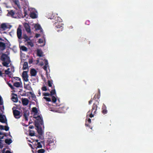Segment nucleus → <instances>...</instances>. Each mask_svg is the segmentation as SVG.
Returning a JSON list of instances; mask_svg holds the SVG:
<instances>
[{"mask_svg": "<svg viewBox=\"0 0 153 153\" xmlns=\"http://www.w3.org/2000/svg\"><path fill=\"white\" fill-rule=\"evenodd\" d=\"M5 142L6 143L9 145L12 142V141L10 139H6L5 140Z\"/></svg>", "mask_w": 153, "mask_h": 153, "instance_id": "bb28decb", "label": "nucleus"}, {"mask_svg": "<svg viewBox=\"0 0 153 153\" xmlns=\"http://www.w3.org/2000/svg\"><path fill=\"white\" fill-rule=\"evenodd\" d=\"M13 95L14 96H13L12 97V99L13 101L14 102H17L18 101V99L17 97V95L16 94H13Z\"/></svg>", "mask_w": 153, "mask_h": 153, "instance_id": "2eb2a0df", "label": "nucleus"}, {"mask_svg": "<svg viewBox=\"0 0 153 153\" xmlns=\"http://www.w3.org/2000/svg\"><path fill=\"white\" fill-rule=\"evenodd\" d=\"M96 97V95H95L93 99L95 100V99H96L97 98L98 99L99 98V96L98 95H97V97Z\"/></svg>", "mask_w": 153, "mask_h": 153, "instance_id": "09e8293b", "label": "nucleus"}, {"mask_svg": "<svg viewBox=\"0 0 153 153\" xmlns=\"http://www.w3.org/2000/svg\"><path fill=\"white\" fill-rule=\"evenodd\" d=\"M23 38L25 40V42L30 40V38L26 34L23 35Z\"/></svg>", "mask_w": 153, "mask_h": 153, "instance_id": "b1692460", "label": "nucleus"}, {"mask_svg": "<svg viewBox=\"0 0 153 153\" xmlns=\"http://www.w3.org/2000/svg\"><path fill=\"white\" fill-rule=\"evenodd\" d=\"M33 117L37 120V121H35V126L36 128H38L39 125H43V120L42 117L40 116H38L37 117Z\"/></svg>", "mask_w": 153, "mask_h": 153, "instance_id": "f03ea898", "label": "nucleus"}, {"mask_svg": "<svg viewBox=\"0 0 153 153\" xmlns=\"http://www.w3.org/2000/svg\"><path fill=\"white\" fill-rule=\"evenodd\" d=\"M89 22L88 21H87L86 22V23H85L86 24L87 23H89Z\"/></svg>", "mask_w": 153, "mask_h": 153, "instance_id": "69168bd1", "label": "nucleus"}, {"mask_svg": "<svg viewBox=\"0 0 153 153\" xmlns=\"http://www.w3.org/2000/svg\"><path fill=\"white\" fill-rule=\"evenodd\" d=\"M38 94H39V95H40L41 94L40 91L39 90V91H38Z\"/></svg>", "mask_w": 153, "mask_h": 153, "instance_id": "13d9d810", "label": "nucleus"}, {"mask_svg": "<svg viewBox=\"0 0 153 153\" xmlns=\"http://www.w3.org/2000/svg\"><path fill=\"white\" fill-rule=\"evenodd\" d=\"M1 59L3 62L2 63L3 65L6 67H8L9 64L10 63L11 61L10 57L6 54L2 53L1 57Z\"/></svg>", "mask_w": 153, "mask_h": 153, "instance_id": "f257e3e1", "label": "nucleus"}, {"mask_svg": "<svg viewBox=\"0 0 153 153\" xmlns=\"http://www.w3.org/2000/svg\"><path fill=\"white\" fill-rule=\"evenodd\" d=\"M22 77L23 81L25 82H27L28 81V75L27 71H24L22 74Z\"/></svg>", "mask_w": 153, "mask_h": 153, "instance_id": "39448f33", "label": "nucleus"}, {"mask_svg": "<svg viewBox=\"0 0 153 153\" xmlns=\"http://www.w3.org/2000/svg\"><path fill=\"white\" fill-rule=\"evenodd\" d=\"M9 127L7 126H4V129L6 131H7L9 130Z\"/></svg>", "mask_w": 153, "mask_h": 153, "instance_id": "a19ab883", "label": "nucleus"}, {"mask_svg": "<svg viewBox=\"0 0 153 153\" xmlns=\"http://www.w3.org/2000/svg\"><path fill=\"white\" fill-rule=\"evenodd\" d=\"M16 78H17V79H18V80H20V78H19V77H16Z\"/></svg>", "mask_w": 153, "mask_h": 153, "instance_id": "052dcab7", "label": "nucleus"}, {"mask_svg": "<svg viewBox=\"0 0 153 153\" xmlns=\"http://www.w3.org/2000/svg\"><path fill=\"white\" fill-rule=\"evenodd\" d=\"M29 128L30 129H32L34 128V126H33L30 125L29 126Z\"/></svg>", "mask_w": 153, "mask_h": 153, "instance_id": "864d4df0", "label": "nucleus"}, {"mask_svg": "<svg viewBox=\"0 0 153 153\" xmlns=\"http://www.w3.org/2000/svg\"><path fill=\"white\" fill-rule=\"evenodd\" d=\"M40 36V35L39 34L36 33V34L35 37L36 38H37L39 37Z\"/></svg>", "mask_w": 153, "mask_h": 153, "instance_id": "8fccbe9b", "label": "nucleus"}, {"mask_svg": "<svg viewBox=\"0 0 153 153\" xmlns=\"http://www.w3.org/2000/svg\"><path fill=\"white\" fill-rule=\"evenodd\" d=\"M38 42H39V43H41L43 41L41 39H39V40L38 41Z\"/></svg>", "mask_w": 153, "mask_h": 153, "instance_id": "3c124183", "label": "nucleus"}, {"mask_svg": "<svg viewBox=\"0 0 153 153\" xmlns=\"http://www.w3.org/2000/svg\"><path fill=\"white\" fill-rule=\"evenodd\" d=\"M52 101L53 102V103H55L57 100L56 98L54 96H52Z\"/></svg>", "mask_w": 153, "mask_h": 153, "instance_id": "473e14b6", "label": "nucleus"}, {"mask_svg": "<svg viewBox=\"0 0 153 153\" xmlns=\"http://www.w3.org/2000/svg\"><path fill=\"white\" fill-rule=\"evenodd\" d=\"M102 113L103 114H106L108 112V111L106 109V107L104 104H103L102 107Z\"/></svg>", "mask_w": 153, "mask_h": 153, "instance_id": "9d476101", "label": "nucleus"}, {"mask_svg": "<svg viewBox=\"0 0 153 153\" xmlns=\"http://www.w3.org/2000/svg\"><path fill=\"white\" fill-rule=\"evenodd\" d=\"M42 147V146L41 143V142H38L37 143V148H41Z\"/></svg>", "mask_w": 153, "mask_h": 153, "instance_id": "72a5a7b5", "label": "nucleus"}, {"mask_svg": "<svg viewBox=\"0 0 153 153\" xmlns=\"http://www.w3.org/2000/svg\"><path fill=\"white\" fill-rule=\"evenodd\" d=\"M6 153H11V152L10 151L7 150L6 151Z\"/></svg>", "mask_w": 153, "mask_h": 153, "instance_id": "4d7b16f0", "label": "nucleus"}, {"mask_svg": "<svg viewBox=\"0 0 153 153\" xmlns=\"http://www.w3.org/2000/svg\"><path fill=\"white\" fill-rule=\"evenodd\" d=\"M48 66V65H45L43 68V69H44V70L46 71H47V67Z\"/></svg>", "mask_w": 153, "mask_h": 153, "instance_id": "c03bdc74", "label": "nucleus"}, {"mask_svg": "<svg viewBox=\"0 0 153 153\" xmlns=\"http://www.w3.org/2000/svg\"><path fill=\"white\" fill-rule=\"evenodd\" d=\"M27 43L28 45H30L31 47H33L34 44L30 40V41H27Z\"/></svg>", "mask_w": 153, "mask_h": 153, "instance_id": "2f4dec72", "label": "nucleus"}, {"mask_svg": "<svg viewBox=\"0 0 153 153\" xmlns=\"http://www.w3.org/2000/svg\"><path fill=\"white\" fill-rule=\"evenodd\" d=\"M32 111L34 113V116L36 115L37 114L38 112V111L37 108L35 107H33L32 108Z\"/></svg>", "mask_w": 153, "mask_h": 153, "instance_id": "5701e85b", "label": "nucleus"}, {"mask_svg": "<svg viewBox=\"0 0 153 153\" xmlns=\"http://www.w3.org/2000/svg\"><path fill=\"white\" fill-rule=\"evenodd\" d=\"M1 27L4 30H6L7 28V26L5 23L2 24L1 25Z\"/></svg>", "mask_w": 153, "mask_h": 153, "instance_id": "412c9836", "label": "nucleus"}, {"mask_svg": "<svg viewBox=\"0 0 153 153\" xmlns=\"http://www.w3.org/2000/svg\"><path fill=\"white\" fill-rule=\"evenodd\" d=\"M37 71L34 69H31L30 71V74L32 76H35L37 74Z\"/></svg>", "mask_w": 153, "mask_h": 153, "instance_id": "9b49d317", "label": "nucleus"}, {"mask_svg": "<svg viewBox=\"0 0 153 153\" xmlns=\"http://www.w3.org/2000/svg\"><path fill=\"white\" fill-rule=\"evenodd\" d=\"M54 26H55L56 29H58L59 28L60 29V30H56L58 32L62 31L63 28V27L62 25V23L60 22H55V23H54Z\"/></svg>", "mask_w": 153, "mask_h": 153, "instance_id": "7ed1b4c3", "label": "nucleus"}, {"mask_svg": "<svg viewBox=\"0 0 153 153\" xmlns=\"http://www.w3.org/2000/svg\"><path fill=\"white\" fill-rule=\"evenodd\" d=\"M24 88L28 90L29 91H32V89L30 86L29 84H24Z\"/></svg>", "mask_w": 153, "mask_h": 153, "instance_id": "ddd939ff", "label": "nucleus"}, {"mask_svg": "<svg viewBox=\"0 0 153 153\" xmlns=\"http://www.w3.org/2000/svg\"><path fill=\"white\" fill-rule=\"evenodd\" d=\"M0 129L1 130H4V126L2 125L0 126Z\"/></svg>", "mask_w": 153, "mask_h": 153, "instance_id": "de8ad7c7", "label": "nucleus"}, {"mask_svg": "<svg viewBox=\"0 0 153 153\" xmlns=\"http://www.w3.org/2000/svg\"><path fill=\"white\" fill-rule=\"evenodd\" d=\"M43 52L42 51L39 49H38L37 51V55L39 57H42L43 56L42 54Z\"/></svg>", "mask_w": 153, "mask_h": 153, "instance_id": "dca6fc26", "label": "nucleus"}, {"mask_svg": "<svg viewBox=\"0 0 153 153\" xmlns=\"http://www.w3.org/2000/svg\"><path fill=\"white\" fill-rule=\"evenodd\" d=\"M23 116L25 118V121H28V117L29 115V111H25L24 112Z\"/></svg>", "mask_w": 153, "mask_h": 153, "instance_id": "1a4fd4ad", "label": "nucleus"}, {"mask_svg": "<svg viewBox=\"0 0 153 153\" xmlns=\"http://www.w3.org/2000/svg\"><path fill=\"white\" fill-rule=\"evenodd\" d=\"M13 85L16 87L18 88L20 87V84L19 82H16L14 83Z\"/></svg>", "mask_w": 153, "mask_h": 153, "instance_id": "c85d7f7f", "label": "nucleus"}, {"mask_svg": "<svg viewBox=\"0 0 153 153\" xmlns=\"http://www.w3.org/2000/svg\"><path fill=\"white\" fill-rule=\"evenodd\" d=\"M25 27L26 31L28 33L31 32V30L30 28V26L27 24H26L25 26Z\"/></svg>", "mask_w": 153, "mask_h": 153, "instance_id": "4468645a", "label": "nucleus"}, {"mask_svg": "<svg viewBox=\"0 0 153 153\" xmlns=\"http://www.w3.org/2000/svg\"><path fill=\"white\" fill-rule=\"evenodd\" d=\"M95 114H96V113H92V112H91V114L89 115V117H90L92 118V117H94V115Z\"/></svg>", "mask_w": 153, "mask_h": 153, "instance_id": "79ce46f5", "label": "nucleus"}, {"mask_svg": "<svg viewBox=\"0 0 153 153\" xmlns=\"http://www.w3.org/2000/svg\"><path fill=\"white\" fill-rule=\"evenodd\" d=\"M7 84L11 88V89L12 90H13L14 89V88L13 86L10 83H8Z\"/></svg>", "mask_w": 153, "mask_h": 153, "instance_id": "58836bf2", "label": "nucleus"}, {"mask_svg": "<svg viewBox=\"0 0 153 153\" xmlns=\"http://www.w3.org/2000/svg\"><path fill=\"white\" fill-rule=\"evenodd\" d=\"M93 101V100L91 98V100L89 101L88 102V103H89V105H90V104H91V103H92V102Z\"/></svg>", "mask_w": 153, "mask_h": 153, "instance_id": "603ef678", "label": "nucleus"}, {"mask_svg": "<svg viewBox=\"0 0 153 153\" xmlns=\"http://www.w3.org/2000/svg\"><path fill=\"white\" fill-rule=\"evenodd\" d=\"M42 90L43 91H46L47 90V89L46 86H42L41 88Z\"/></svg>", "mask_w": 153, "mask_h": 153, "instance_id": "c9c22d12", "label": "nucleus"}, {"mask_svg": "<svg viewBox=\"0 0 153 153\" xmlns=\"http://www.w3.org/2000/svg\"><path fill=\"white\" fill-rule=\"evenodd\" d=\"M7 121L6 120H4V118L2 115L0 114V122L2 123H7Z\"/></svg>", "mask_w": 153, "mask_h": 153, "instance_id": "6ab92c4d", "label": "nucleus"}, {"mask_svg": "<svg viewBox=\"0 0 153 153\" xmlns=\"http://www.w3.org/2000/svg\"><path fill=\"white\" fill-rule=\"evenodd\" d=\"M24 16H25L27 15V13L26 11H25V10H24Z\"/></svg>", "mask_w": 153, "mask_h": 153, "instance_id": "5fc2aeb1", "label": "nucleus"}, {"mask_svg": "<svg viewBox=\"0 0 153 153\" xmlns=\"http://www.w3.org/2000/svg\"><path fill=\"white\" fill-rule=\"evenodd\" d=\"M85 126H89V124H86V123H85Z\"/></svg>", "mask_w": 153, "mask_h": 153, "instance_id": "bf43d9fd", "label": "nucleus"}, {"mask_svg": "<svg viewBox=\"0 0 153 153\" xmlns=\"http://www.w3.org/2000/svg\"><path fill=\"white\" fill-rule=\"evenodd\" d=\"M5 47L7 46V48H9L10 45V42L7 41V42L5 43Z\"/></svg>", "mask_w": 153, "mask_h": 153, "instance_id": "4c0bfd02", "label": "nucleus"}, {"mask_svg": "<svg viewBox=\"0 0 153 153\" xmlns=\"http://www.w3.org/2000/svg\"><path fill=\"white\" fill-rule=\"evenodd\" d=\"M28 63L27 62H25L24 63L23 66V69L26 70L28 68Z\"/></svg>", "mask_w": 153, "mask_h": 153, "instance_id": "4be33fe9", "label": "nucleus"}, {"mask_svg": "<svg viewBox=\"0 0 153 153\" xmlns=\"http://www.w3.org/2000/svg\"><path fill=\"white\" fill-rule=\"evenodd\" d=\"M41 143H44L43 142V141H41Z\"/></svg>", "mask_w": 153, "mask_h": 153, "instance_id": "338daca9", "label": "nucleus"}, {"mask_svg": "<svg viewBox=\"0 0 153 153\" xmlns=\"http://www.w3.org/2000/svg\"><path fill=\"white\" fill-rule=\"evenodd\" d=\"M48 86L50 87H51L52 88V85L53 84L52 81L48 80Z\"/></svg>", "mask_w": 153, "mask_h": 153, "instance_id": "7c9ffc66", "label": "nucleus"}, {"mask_svg": "<svg viewBox=\"0 0 153 153\" xmlns=\"http://www.w3.org/2000/svg\"><path fill=\"white\" fill-rule=\"evenodd\" d=\"M17 34L18 38L19 39H21L22 30L19 27L17 29Z\"/></svg>", "mask_w": 153, "mask_h": 153, "instance_id": "423d86ee", "label": "nucleus"}, {"mask_svg": "<svg viewBox=\"0 0 153 153\" xmlns=\"http://www.w3.org/2000/svg\"><path fill=\"white\" fill-rule=\"evenodd\" d=\"M98 106L97 104L95 103H94L92 107V108L91 110V112H92V113L96 114V111L97 110Z\"/></svg>", "mask_w": 153, "mask_h": 153, "instance_id": "0eeeda50", "label": "nucleus"}, {"mask_svg": "<svg viewBox=\"0 0 153 153\" xmlns=\"http://www.w3.org/2000/svg\"><path fill=\"white\" fill-rule=\"evenodd\" d=\"M22 102L23 105H27L29 103V100L27 98L22 99Z\"/></svg>", "mask_w": 153, "mask_h": 153, "instance_id": "f8f14e48", "label": "nucleus"}, {"mask_svg": "<svg viewBox=\"0 0 153 153\" xmlns=\"http://www.w3.org/2000/svg\"><path fill=\"white\" fill-rule=\"evenodd\" d=\"M44 62L45 64V65L48 66V62L47 60L45 59L44 60Z\"/></svg>", "mask_w": 153, "mask_h": 153, "instance_id": "37998d69", "label": "nucleus"}, {"mask_svg": "<svg viewBox=\"0 0 153 153\" xmlns=\"http://www.w3.org/2000/svg\"><path fill=\"white\" fill-rule=\"evenodd\" d=\"M8 13L7 14L8 16H10L12 17H14V15L15 14V13L14 11L12 10H8Z\"/></svg>", "mask_w": 153, "mask_h": 153, "instance_id": "6e6552de", "label": "nucleus"}, {"mask_svg": "<svg viewBox=\"0 0 153 153\" xmlns=\"http://www.w3.org/2000/svg\"><path fill=\"white\" fill-rule=\"evenodd\" d=\"M4 137L3 134L1 132H0V139H3Z\"/></svg>", "mask_w": 153, "mask_h": 153, "instance_id": "a18cd8bd", "label": "nucleus"}, {"mask_svg": "<svg viewBox=\"0 0 153 153\" xmlns=\"http://www.w3.org/2000/svg\"><path fill=\"white\" fill-rule=\"evenodd\" d=\"M54 89H53V87H52L53 89L50 92V95L51 96H53V95H55L56 94V92L55 89H54V86L53 87Z\"/></svg>", "mask_w": 153, "mask_h": 153, "instance_id": "aec40b11", "label": "nucleus"}, {"mask_svg": "<svg viewBox=\"0 0 153 153\" xmlns=\"http://www.w3.org/2000/svg\"><path fill=\"white\" fill-rule=\"evenodd\" d=\"M37 128V130L39 134L42 135V129L41 128H39V126L38 128Z\"/></svg>", "mask_w": 153, "mask_h": 153, "instance_id": "393cba45", "label": "nucleus"}, {"mask_svg": "<svg viewBox=\"0 0 153 153\" xmlns=\"http://www.w3.org/2000/svg\"><path fill=\"white\" fill-rule=\"evenodd\" d=\"M88 122L89 123H90L91 122V119L89 118L88 120Z\"/></svg>", "mask_w": 153, "mask_h": 153, "instance_id": "6e6d98bb", "label": "nucleus"}, {"mask_svg": "<svg viewBox=\"0 0 153 153\" xmlns=\"http://www.w3.org/2000/svg\"><path fill=\"white\" fill-rule=\"evenodd\" d=\"M29 93H30V94H31L32 95H33V94L32 93V92H29Z\"/></svg>", "mask_w": 153, "mask_h": 153, "instance_id": "680f3d73", "label": "nucleus"}, {"mask_svg": "<svg viewBox=\"0 0 153 153\" xmlns=\"http://www.w3.org/2000/svg\"><path fill=\"white\" fill-rule=\"evenodd\" d=\"M45 150L43 149H39L38 151V153H44L45 152Z\"/></svg>", "mask_w": 153, "mask_h": 153, "instance_id": "f704fd0d", "label": "nucleus"}, {"mask_svg": "<svg viewBox=\"0 0 153 153\" xmlns=\"http://www.w3.org/2000/svg\"><path fill=\"white\" fill-rule=\"evenodd\" d=\"M30 62L31 63L32 62V61H31V62L30 61Z\"/></svg>", "mask_w": 153, "mask_h": 153, "instance_id": "774afa93", "label": "nucleus"}, {"mask_svg": "<svg viewBox=\"0 0 153 153\" xmlns=\"http://www.w3.org/2000/svg\"><path fill=\"white\" fill-rule=\"evenodd\" d=\"M43 95L45 96H50V94L48 93H43Z\"/></svg>", "mask_w": 153, "mask_h": 153, "instance_id": "ea45409f", "label": "nucleus"}, {"mask_svg": "<svg viewBox=\"0 0 153 153\" xmlns=\"http://www.w3.org/2000/svg\"><path fill=\"white\" fill-rule=\"evenodd\" d=\"M5 72L6 74L8 75L10 73V71H7V70H5Z\"/></svg>", "mask_w": 153, "mask_h": 153, "instance_id": "49530a36", "label": "nucleus"}, {"mask_svg": "<svg viewBox=\"0 0 153 153\" xmlns=\"http://www.w3.org/2000/svg\"><path fill=\"white\" fill-rule=\"evenodd\" d=\"M13 113L14 117L16 119L19 118L21 116V113L18 110L15 109L13 110Z\"/></svg>", "mask_w": 153, "mask_h": 153, "instance_id": "20e7f679", "label": "nucleus"}, {"mask_svg": "<svg viewBox=\"0 0 153 153\" xmlns=\"http://www.w3.org/2000/svg\"><path fill=\"white\" fill-rule=\"evenodd\" d=\"M44 99H45L48 102H50L51 101V99L50 98L44 97L43 98Z\"/></svg>", "mask_w": 153, "mask_h": 153, "instance_id": "e433bc0d", "label": "nucleus"}, {"mask_svg": "<svg viewBox=\"0 0 153 153\" xmlns=\"http://www.w3.org/2000/svg\"><path fill=\"white\" fill-rule=\"evenodd\" d=\"M10 68H7V70H7V71H9V70H10Z\"/></svg>", "mask_w": 153, "mask_h": 153, "instance_id": "e2e57ef3", "label": "nucleus"}, {"mask_svg": "<svg viewBox=\"0 0 153 153\" xmlns=\"http://www.w3.org/2000/svg\"><path fill=\"white\" fill-rule=\"evenodd\" d=\"M0 48L2 50L5 49V44L2 42H0Z\"/></svg>", "mask_w": 153, "mask_h": 153, "instance_id": "a211bd4d", "label": "nucleus"}, {"mask_svg": "<svg viewBox=\"0 0 153 153\" xmlns=\"http://www.w3.org/2000/svg\"><path fill=\"white\" fill-rule=\"evenodd\" d=\"M30 16L32 19H35L37 18L36 14L34 12H31L30 14Z\"/></svg>", "mask_w": 153, "mask_h": 153, "instance_id": "f3484780", "label": "nucleus"}, {"mask_svg": "<svg viewBox=\"0 0 153 153\" xmlns=\"http://www.w3.org/2000/svg\"><path fill=\"white\" fill-rule=\"evenodd\" d=\"M35 28L36 30H39L42 29L40 25L39 24H36L35 26Z\"/></svg>", "mask_w": 153, "mask_h": 153, "instance_id": "a878e982", "label": "nucleus"}, {"mask_svg": "<svg viewBox=\"0 0 153 153\" xmlns=\"http://www.w3.org/2000/svg\"><path fill=\"white\" fill-rule=\"evenodd\" d=\"M38 141H39V140H36V142H37V143H38Z\"/></svg>", "mask_w": 153, "mask_h": 153, "instance_id": "0e129e2a", "label": "nucleus"}, {"mask_svg": "<svg viewBox=\"0 0 153 153\" xmlns=\"http://www.w3.org/2000/svg\"><path fill=\"white\" fill-rule=\"evenodd\" d=\"M20 49L23 51H27V48L24 46H22L20 47Z\"/></svg>", "mask_w": 153, "mask_h": 153, "instance_id": "cd10ccee", "label": "nucleus"}, {"mask_svg": "<svg viewBox=\"0 0 153 153\" xmlns=\"http://www.w3.org/2000/svg\"><path fill=\"white\" fill-rule=\"evenodd\" d=\"M29 135L31 136H33L35 135V132L33 131H30L29 132Z\"/></svg>", "mask_w": 153, "mask_h": 153, "instance_id": "c756f323", "label": "nucleus"}]
</instances>
